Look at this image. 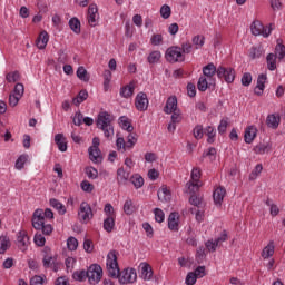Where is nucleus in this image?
<instances>
[{
	"instance_id": "nucleus-10",
	"label": "nucleus",
	"mask_w": 285,
	"mask_h": 285,
	"mask_svg": "<svg viewBox=\"0 0 285 285\" xmlns=\"http://www.w3.org/2000/svg\"><path fill=\"white\" fill-rule=\"evenodd\" d=\"M78 216L80 217V219L82 222H90V219H92L94 215H92V208L90 207V205L86 202L80 204V209L78 212Z\"/></svg>"
},
{
	"instance_id": "nucleus-50",
	"label": "nucleus",
	"mask_w": 285,
	"mask_h": 285,
	"mask_svg": "<svg viewBox=\"0 0 285 285\" xmlns=\"http://www.w3.org/2000/svg\"><path fill=\"white\" fill-rule=\"evenodd\" d=\"M20 77L21 76L19 75V71H13V72L7 73L6 79L9 83H17V81H19Z\"/></svg>"
},
{
	"instance_id": "nucleus-64",
	"label": "nucleus",
	"mask_w": 285,
	"mask_h": 285,
	"mask_svg": "<svg viewBox=\"0 0 285 285\" xmlns=\"http://www.w3.org/2000/svg\"><path fill=\"white\" fill-rule=\"evenodd\" d=\"M30 285H43V277L39 275L31 277Z\"/></svg>"
},
{
	"instance_id": "nucleus-31",
	"label": "nucleus",
	"mask_w": 285,
	"mask_h": 285,
	"mask_svg": "<svg viewBox=\"0 0 285 285\" xmlns=\"http://www.w3.org/2000/svg\"><path fill=\"white\" fill-rule=\"evenodd\" d=\"M88 99V90L82 89L79 91L76 98L72 99L73 106H79L80 104H83Z\"/></svg>"
},
{
	"instance_id": "nucleus-6",
	"label": "nucleus",
	"mask_w": 285,
	"mask_h": 285,
	"mask_svg": "<svg viewBox=\"0 0 285 285\" xmlns=\"http://www.w3.org/2000/svg\"><path fill=\"white\" fill-rule=\"evenodd\" d=\"M235 69L230 67H222L217 68V77L218 79H224L226 83H233L235 81Z\"/></svg>"
},
{
	"instance_id": "nucleus-53",
	"label": "nucleus",
	"mask_w": 285,
	"mask_h": 285,
	"mask_svg": "<svg viewBox=\"0 0 285 285\" xmlns=\"http://www.w3.org/2000/svg\"><path fill=\"white\" fill-rule=\"evenodd\" d=\"M171 9H170V6L168 4H164L161 8H160V16L163 19H170V14H171Z\"/></svg>"
},
{
	"instance_id": "nucleus-45",
	"label": "nucleus",
	"mask_w": 285,
	"mask_h": 285,
	"mask_svg": "<svg viewBox=\"0 0 285 285\" xmlns=\"http://www.w3.org/2000/svg\"><path fill=\"white\" fill-rule=\"evenodd\" d=\"M274 55L276 56V59H278V61H282V59H284L285 57V46L282 43H277Z\"/></svg>"
},
{
	"instance_id": "nucleus-5",
	"label": "nucleus",
	"mask_w": 285,
	"mask_h": 285,
	"mask_svg": "<svg viewBox=\"0 0 285 285\" xmlns=\"http://www.w3.org/2000/svg\"><path fill=\"white\" fill-rule=\"evenodd\" d=\"M165 59H167L169 63H179L186 61V56L181 52V47L174 46L166 50Z\"/></svg>"
},
{
	"instance_id": "nucleus-4",
	"label": "nucleus",
	"mask_w": 285,
	"mask_h": 285,
	"mask_svg": "<svg viewBox=\"0 0 285 285\" xmlns=\"http://www.w3.org/2000/svg\"><path fill=\"white\" fill-rule=\"evenodd\" d=\"M104 277V269L99 264H91L87 269V279L89 284L97 285Z\"/></svg>"
},
{
	"instance_id": "nucleus-59",
	"label": "nucleus",
	"mask_w": 285,
	"mask_h": 285,
	"mask_svg": "<svg viewBox=\"0 0 285 285\" xmlns=\"http://www.w3.org/2000/svg\"><path fill=\"white\" fill-rule=\"evenodd\" d=\"M186 285H195L197 284V275L194 272H189L185 278Z\"/></svg>"
},
{
	"instance_id": "nucleus-61",
	"label": "nucleus",
	"mask_w": 285,
	"mask_h": 285,
	"mask_svg": "<svg viewBox=\"0 0 285 285\" xmlns=\"http://www.w3.org/2000/svg\"><path fill=\"white\" fill-rule=\"evenodd\" d=\"M135 144H137V137L135 134H129L127 137V150L135 148Z\"/></svg>"
},
{
	"instance_id": "nucleus-52",
	"label": "nucleus",
	"mask_w": 285,
	"mask_h": 285,
	"mask_svg": "<svg viewBox=\"0 0 285 285\" xmlns=\"http://www.w3.org/2000/svg\"><path fill=\"white\" fill-rule=\"evenodd\" d=\"M163 42H164V37L161 36V33H155L150 38L151 46H161Z\"/></svg>"
},
{
	"instance_id": "nucleus-39",
	"label": "nucleus",
	"mask_w": 285,
	"mask_h": 285,
	"mask_svg": "<svg viewBox=\"0 0 285 285\" xmlns=\"http://www.w3.org/2000/svg\"><path fill=\"white\" fill-rule=\"evenodd\" d=\"M35 213H40L42 222H46V219H55V213H52L50 208L45 209V212L43 209H36Z\"/></svg>"
},
{
	"instance_id": "nucleus-7",
	"label": "nucleus",
	"mask_w": 285,
	"mask_h": 285,
	"mask_svg": "<svg viewBox=\"0 0 285 285\" xmlns=\"http://www.w3.org/2000/svg\"><path fill=\"white\" fill-rule=\"evenodd\" d=\"M148 95L144 91L138 92L135 99L136 110H139V112H146V110H148Z\"/></svg>"
},
{
	"instance_id": "nucleus-14",
	"label": "nucleus",
	"mask_w": 285,
	"mask_h": 285,
	"mask_svg": "<svg viewBox=\"0 0 285 285\" xmlns=\"http://www.w3.org/2000/svg\"><path fill=\"white\" fill-rule=\"evenodd\" d=\"M168 228L174 233L179 230V214L177 212H173L168 217Z\"/></svg>"
},
{
	"instance_id": "nucleus-27",
	"label": "nucleus",
	"mask_w": 285,
	"mask_h": 285,
	"mask_svg": "<svg viewBox=\"0 0 285 285\" xmlns=\"http://www.w3.org/2000/svg\"><path fill=\"white\" fill-rule=\"evenodd\" d=\"M275 255V243L271 240L266 247H264L262 252V257L264 259H268V257H273Z\"/></svg>"
},
{
	"instance_id": "nucleus-55",
	"label": "nucleus",
	"mask_w": 285,
	"mask_h": 285,
	"mask_svg": "<svg viewBox=\"0 0 285 285\" xmlns=\"http://www.w3.org/2000/svg\"><path fill=\"white\" fill-rule=\"evenodd\" d=\"M33 242L36 246H40V247L46 246V237H43L41 233H36L33 237Z\"/></svg>"
},
{
	"instance_id": "nucleus-18",
	"label": "nucleus",
	"mask_w": 285,
	"mask_h": 285,
	"mask_svg": "<svg viewBox=\"0 0 285 285\" xmlns=\"http://www.w3.org/2000/svg\"><path fill=\"white\" fill-rule=\"evenodd\" d=\"M224 197H226V188L218 187L214 190L213 198H214V204L216 206H222V202H224Z\"/></svg>"
},
{
	"instance_id": "nucleus-51",
	"label": "nucleus",
	"mask_w": 285,
	"mask_h": 285,
	"mask_svg": "<svg viewBox=\"0 0 285 285\" xmlns=\"http://www.w3.org/2000/svg\"><path fill=\"white\" fill-rule=\"evenodd\" d=\"M80 188H81V190H83V193H92V190H95V185H92L88 180H82L80 183Z\"/></svg>"
},
{
	"instance_id": "nucleus-57",
	"label": "nucleus",
	"mask_w": 285,
	"mask_h": 285,
	"mask_svg": "<svg viewBox=\"0 0 285 285\" xmlns=\"http://www.w3.org/2000/svg\"><path fill=\"white\" fill-rule=\"evenodd\" d=\"M116 146H117V149L122 150V153H126V150H128V145H127L126 140L124 139V137L117 138Z\"/></svg>"
},
{
	"instance_id": "nucleus-1",
	"label": "nucleus",
	"mask_w": 285,
	"mask_h": 285,
	"mask_svg": "<svg viewBox=\"0 0 285 285\" xmlns=\"http://www.w3.org/2000/svg\"><path fill=\"white\" fill-rule=\"evenodd\" d=\"M117 250H110L107 255V271L109 277L112 279H118L119 284H135L137 282V269L126 268L122 272L119 269V263L117 262Z\"/></svg>"
},
{
	"instance_id": "nucleus-11",
	"label": "nucleus",
	"mask_w": 285,
	"mask_h": 285,
	"mask_svg": "<svg viewBox=\"0 0 285 285\" xmlns=\"http://www.w3.org/2000/svg\"><path fill=\"white\" fill-rule=\"evenodd\" d=\"M140 268V278L144 279L145 282H150L153 279V267L148 263H140L139 265Z\"/></svg>"
},
{
	"instance_id": "nucleus-56",
	"label": "nucleus",
	"mask_w": 285,
	"mask_h": 285,
	"mask_svg": "<svg viewBox=\"0 0 285 285\" xmlns=\"http://www.w3.org/2000/svg\"><path fill=\"white\" fill-rule=\"evenodd\" d=\"M240 81H242V86H245L246 88H248V86L253 83V75H250V72H245Z\"/></svg>"
},
{
	"instance_id": "nucleus-43",
	"label": "nucleus",
	"mask_w": 285,
	"mask_h": 285,
	"mask_svg": "<svg viewBox=\"0 0 285 285\" xmlns=\"http://www.w3.org/2000/svg\"><path fill=\"white\" fill-rule=\"evenodd\" d=\"M197 88L200 92H206L208 90V79H206V76L199 77Z\"/></svg>"
},
{
	"instance_id": "nucleus-47",
	"label": "nucleus",
	"mask_w": 285,
	"mask_h": 285,
	"mask_svg": "<svg viewBox=\"0 0 285 285\" xmlns=\"http://www.w3.org/2000/svg\"><path fill=\"white\" fill-rule=\"evenodd\" d=\"M209 157L212 161H215L217 159V149L215 147H210L207 151L205 150L203 153V158Z\"/></svg>"
},
{
	"instance_id": "nucleus-49",
	"label": "nucleus",
	"mask_w": 285,
	"mask_h": 285,
	"mask_svg": "<svg viewBox=\"0 0 285 285\" xmlns=\"http://www.w3.org/2000/svg\"><path fill=\"white\" fill-rule=\"evenodd\" d=\"M124 213L127 215H132L135 213V205H132V199H127L124 204Z\"/></svg>"
},
{
	"instance_id": "nucleus-9",
	"label": "nucleus",
	"mask_w": 285,
	"mask_h": 285,
	"mask_svg": "<svg viewBox=\"0 0 285 285\" xmlns=\"http://www.w3.org/2000/svg\"><path fill=\"white\" fill-rule=\"evenodd\" d=\"M17 245L22 253H26V250H28V247L30 246V237L28 236V233L26 230H20L17 234Z\"/></svg>"
},
{
	"instance_id": "nucleus-21",
	"label": "nucleus",
	"mask_w": 285,
	"mask_h": 285,
	"mask_svg": "<svg viewBox=\"0 0 285 285\" xmlns=\"http://www.w3.org/2000/svg\"><path fill=\"white\" fill-rule=\"evenodd\" d=\"M89 153V159L94 163V164H101V149H95L92 147H89L88 149Z\"/></svg>"
},
{
	"instance_id": "nucleus-12",
	"label": "nucleus",
	"mask_w": 285,
	"mask_h": 285,
	"mask_svg": "<svg viewBox=\"0 0 285 285\" xmlns=\"http://www.w3.org/2000/svg\"><path fill=\"white\" fill-rule=\"evenodd\" d=\"M279 124H282V116L279 114H269L266 118L267 128H272V130H277L279 128Z\"/></svg>"
},
{
	"instance_id": "nucleus-63",
	"label": "nucleus",
	"mask_w": 285,
	"mask_h": 285,
	"mask_svg": "<svg viewBox=\"0 0 285 285\" xmlns=\"http://www.w3.org/2000/svg\"><path fill=\"white\" fill-rule=\"evenodd\" d=\"M228 129V120L222 119L218 125V132L220 135H226V130Z\"/></svg>"
},
{
	"instance_id": "nucleus-15",
	"label": "nucleus",
	"mask_w": 285,
	"mask_h": 285,
	"mask_svg": "<svg viewBox=\"0 0 285 285\" xmlns=\"http://www.w3.org/2000/svg\"><path fill=\"white\" fill-rule=\"evenodd\" d=\"M48 41H50V36L47 31H41L39 37L36 40V46L39 48V50H46V47L48 46Z\"/></svg>"
},
{
	"instance_id": "nucleus-30",
	"label": "nucleus",
	"mask_w": 285,
	"mask_h": 285,
	"mask_svg": "<svg viewBox=\"0 0 285 285\" xmlns=\"http://www.w3.org/2000/svg\"><path fill=\"white\" fill-rule=\"evenodd\" d=\"M119 125L122 128V130H127V132H132L135 130V127L130 124V120H128V117L121 116L119 118Z\"/></svg>"
},
{
	"instance_id": "nucleus-17",
	"label": "nucleus",
	"mask_w": 285,
	"mask_h": 285,
	"mask_svg": "<svg viewBox=\"0 0 285 285\" xmlns=\"http://www.w3.org/2000/svg\"><path fill=\"white\" fill-rule=\"evenodd\" d=\"M255 137H257V128L255 126L247 127L244 134L245 144H253Z\"/></svg>"
},
{
	"instance_id": "nucleus-44",
	"label": "nucleus",
	"mask_w": 285,
	"mask_h": 285,
	"mask_svg": "<svg viewBox=\"0 0 285 285\" xmlns=\"http://www.w3.org/2000/svg\"><path fill=\"white\" fill-rule=\"evenodd\" d=\"M26 161H28V154L20 155L16 160L17 170H23V167L26 166Z\"/></svg>"
},
{
	"instance_id": "nucleus-62",
	"label": "nucleus",
	"mask_w": 285,
	"mask_h": 285,
	"mask_svg": "<svg viewBox=\"0 0 285 285\" xmlns=\"http://www.w3.org/2000/svg\"><path fill=\"white\" fill-rule=\"evenodd\" d=\"M24 88H23V83H20L18 82L16 86H14V89H13V95H16V97H23V92H24Z\"/></svg>"
},
{
	"instance_id": "nucleus-19",
	"label": "nucleus",
	"mask_w": 285,
	"mask_h": 285,
	"mask_svg": "<svg viewBox=\"0 0 285 285\" xmlns=\"http://www.w3.org/2000/svg\"><path fill=\"white\" fill-rule=\"evenodd\" d=\"M132 95H135V83L134 82H130L129 85L120 88V97H122L124 99H130V97H132Z\"/></svg>"
},
{
	"instance_id": "nucleus-25",
	"label": "nucleus",
	"mask_w": 285,
	"mask_h": 285,
	"mask_svg": "<svg viewBox=\"0 0 285 285\" xmlns=\"http://www.w3.org/2000/svg\"><path fill=\"white\" fill-rule=\"evenodd\" d=\"M203 75L204 77H208L209 79H213L215 75H217V67H215V63L210 62L207 66L203 68Z\"/></svg>"
},
{
	"instance_id": "nucleus-3",
	"label": "nucleus",
	"mask_w": 285,
	"mask_h": 285,
	"mask_svg": "<svg viewBox=\"0 0 285 285\" xmlns=\"http://www.w3.org/2000/svg\"><path fill=\"white\" fill-rule=\"evenodd\" d=\"M32 227L36 230H41L42 235H51L52 230V225L47 224L43 222V218L41 217V212H35L32 216Z\"/></svg>"
},
{
	"instance_id": "nucleus-54",
	"label": "nucleus",
	"mask_w": 285,
	"mask_h": 285,
	"mask_svg": "<svg viewBox=\"0 0 285 285\" xmlns=\"http://www.w3.org/2000/svg\"><path fill=\"white\" fill-rule=\"evenodd\" d=\"M78 246L79 240H77V238L71 236L67 239V248H69L70 250H77Z\"/></svg>"
},
{
	"instance_id": "nucleus-60",
	"label": "nucleus",
	"mask_w": 285,
	"mask_h": 285,
	"mask_svg": "<svg viewBox=\"0 0 285 285\" xmlns=\"http://www.w3.org/2000/svg\"><path fill=\"white\" fill-rule=\"evenodd\" d=\"M154 215H155V220L158 222V224H161L166 217V215L164 214V210H161L160 208H155Z\"/></svg>"
},
{
	"instance_id": "nucleus-24",
	"label": "nucleus",
	"mask_w": 285,
	"mask_h": 285,
	"mask_svg": "<svg viewBox=\"0 0 285 285\" xmlns=\"http://www.w3.org/2000/svg\"><path fill=\"white\" fill-rule=\"evenodd\" d=\"M271 144L261 142L254 147L255 155H266V153H271Z\"/></svg>"
},
{
	"instance_id": "nucleus-40",
	"label": "nucleus",
	"mask_w": 285,
	"mask_h": 285,
	"mask_svg": "<svg viewBox=\"0 0 285 285\" xmlns=\"http://www.w3.org/2000/svg\"><path fill=\"white\" fill-rule=\"evenodd\" d=\"M204 259H206V247L199 246L196 250V262L197 264H204Z\"/></svg>"
},
{
	"instance_id": "nucleus-48",
	"label": "nucleus",
	"mask_w": 285,
	"mask_h": 285,
	"mask_svg": "<svg viewBox=\"0 0 285 285\" xmlns=\"http://www.w3.org/2000/svg\"><path fill=\"white\" fill-rule=\"evenodd\" d=\"M189 203L191 204V206H196V208H202V206H204V199L195 194L190 196Z\"/></svg>"
},
{
	"instance_id": "nucleus-35",
	"label": "nucleus",
	"mask_w": 285,
	"mask_h": 285,
	"mask_svg": "<svg viewBox=\"0 0 285 285\" xmlns=\"http://www.w3.org/2000/svg\"><path fill=\"white\" fill-rule=\"evenodd\" d=\"M69 27L76 35H81V22L77 18L69 20Z\"/></svg>"
},
{
	"instance_id": "nucleus-46",
	"label": "nucleus",
	"mask_w": 285,
	"mask_h": 285,
	"mask_svg": "<svg viewBox=\"0 0 285 285\" xmlns=\"http://www.w3.org/2000/svg\"><path fill=\"white\" fill-rule=\"evenodd\" d=\"M85 175H87L88 179H97L99 177V170L95 167H86Z\"/></svg>"
},
{
	"instance_id": "nucleus-28",
	"label": "nucleus",
	"mask_w": 285,
	"mask_h": 285,
	"mask_svg": "<svg viewBox=\"0 0 285 285\" xmlns=\"http://www.w3.org/2000/svg\"><path fill=\"white\" fill-rule=\"evenodd\" d=\"M49 204L51 208H55L56 210H58L59 215H66V206H63V204H61L59 199L51 198L49 200Z\"/></svg>"
},
{
	"instance_id": "nucleus-16",
	"label": "nucleus",
	"mask_w": 285,
	"mask_h": 285,
	"mask_svg": "<svg viewBox=\"0 0 285 285\" xmlns=\"http://www.w3.org/2000/svg\"><path fill=\"white\" fill-rule=\"evenodd\" d=\"M177 109V97L173 96L169 97L166 101V106L164 108V112H166V115H173V112H175Z\"/></svg>"
},
{
	"instance_id": "nucleus-32",
	"label": "nucleus",
	"mask_w": 285,
	"mask_h": 285,
	"mask_svg": "<svg viewBox=\"0 0 285 285\" xmlns=\"http://www.w3.org/2000/svg\"><path fill=\"white\" fill-rule=\"evenodd\" d=\"M191 42L194 43L196 50H202L206 43V37L202 35L194 36Z\"/></svg>"
},
{
	"instance_id": "nucleus-22",
	"label": "nucleus",
	"mask_w": 285,
	"mask_h": 285,
	"mask_svg": "<svg viewBox=\"0 0 285 285\" xmlns=\"http://www.w3.org/2000/svg\"><path fill=\"white\" fill-rule=\"evenodd\" d=\"M117 218V216L114 215H109L105 218L104 220V230H106V233H112V230H115V219Z\"/></svg>"
},
{
	"instance_id": "nucleus-38",
	"label": "nucleus",
	"mask_w": 285,
	"mask_h": 285,
	"mask_svg": "<svg viewBox=\"0 0 285 285\" xmlns=\"http://www.w3.org/2000/svg\"><path fill=\"white\" fill-rule=\"evenodd\" d=\"M8 248H10V238L8 236H0V255L6 254Z\"/></svg>"
},
{
	"instance_id": "nucleus-13",
	"label": "nucleus",
	"mask_w": 285,
	"mask_h": 285,
	"mask_svg": "<svg viewBox=\"0 0 285 285\" xmlns=\"http://www.w3.org/2000/svg\"><path fill=\"white\" fill-rule=\"evenodd\" d=\"M128 179H130V171L120 167L117 169V181L119 186H126L128 184Z\"/></svg>"
},
{
	"instance_id": "nucleus-58",
	"label": "nucleus",
	"mask_w": 285,
	"mask_h": 285,
	"mask_svg": "<svg viewBox=\"0 0 285 285\" xmlns=\"http://www.w3.org/2000/svg\"><path fill=\"white\" fill-rule=\"evenodd\" d=\"M204 126L202 125H197L195 128H194V137L195 139L199 140V139H203L205 132H204Z\"/></svg>"
},
{
	"instance_id": "nucleus-26",
	"label": "nucleus",
	"mask_w": 285,
	"mask_h": 285,
	"mask_svg": "<svg viewBox=\"0 0 285 285\" xmlns=\"http://www.w3.org/2000/svg\"><path fill=\"white\" fill-rule=\"evenodd\" d=\"M267 69L273 72L277 70V56L275 53H268L266 57Z\"/></svg>"
},
{
	"instance_id": "nucleus-29",
	"label": "nucleus",
	"mask_w": 285,
	"mask_h": 285,
	"mask_svg": "<svg viewBox=\"0 0 285 285\" xmlns=\"http://www.w3.org/2000/svg\"><path fill=\"white\" fill-rule=\"evenodd\" d=\"M157 195H158L159 202H170L171 194H170L168 187L163 186L158 190Z\"/></svg>"
},
{
	"instance_id": "nucleus-33",
	"label": "nucleus",
	"mask_w": 285,
	"mask_h": 285,
	"mask_svg": "<svg viewBox=\"0 0 285 285\" xmlns=\"http://www.w3.org/2000/svg\"><path fill=\"white\" fill-rule=\"evenodd\" d=\"M129 180L132 184V186H135L136 190H139V188L144 186V177H141V175L139 174H135L134 176L130 177Z\"/></svg>"
},
{
	"instance_id": "nucleus-23",
	"label": "nucleus",
	"mask_w": 285,
	"mask_h": 285,
	"mask_svg": "<svg viewBox=\"0 0 285 285\" xmlns=\"http://www.w3.org/2000/svg\"><path fill=\"white\" fill-rule=\"evenodd\" d=\"M204 132L207 137V144H215V138L217 137V129L213 126H207L204 129Z\"/></svg>"
},
{
	"instance_id": "nucleus-41",
	"label": "nucleus",
	"mask_w": 285,
	"mask_h": 285,
	"mask_svg": "<svg viewBox=\"0 0 285 285\" xmlns=\"http://www.w3.org/2000/svg\"><path fill=\"white\" fill-rule=\"evenodd\" d=\"M264 55V48L262 47H252L249 49L250 59H259Z\"/></svg>"
},
{
	"instance_id": "nucleus-20",
	"label": "nucleus",
	"mask_w": 285,
	"mask_h": 285,
	"mask_svg": "<svg viewBox=\"0 0 285 285\" xmlns=\"http://www.w3.org/2000/svg\"><path fill=\"white\" fill-rule=\"evenodd\" d=\"M55 144L58 146L60 153H66V150H68V142H66V137H63V134H57L55 136Z\"/></svg>"
},
{
	"instance_id": "nucleus-42",
	"label": "nucleus",
	"mask_w": 285,
	"mask_h": 285,
	"mask_svg": "<svg viewBox=\"0 0 285 285\" xmlns=\"http://www.w3.org/2000/svg\"><path fill=\"white\" fill-rule=\"evenodd\" d=\"M161 59V52L160 51H151L149 56L147 57V61L150 65H155Z\"/></svg>"
},
{
	"instance_id": "nucleus-8",
	"label": "nucleus",
	"mask_w": 285,
	"mask_h": 285,
	"mask_svg": "<svg viewBox=\"0 0 285 285\" xmlns=\"http://www.w3.org/2000/svg\"><path fill=\"white\" fill-rule=\"evenodd\" d=\"M190 177L194 183H187V186L191 193H195V190H199V179H202V169H199V167L193 168Z\"/></svg>"
},
{
	"instance_id": "nucleus-2",
	"label": "nucleus",
	"mask_w": 285,
	"mask_h": 285,
	"mask_svg": "<svg viewBox=\"0 0 285 285\" xmlns=\"http://www.w3.org/2000/svg\"><path fill=\"white\" fill-rule=\"evenodd\" d=\"M115 117L108 111H101L96 119V126L99 130L104 131L106 139H112L115 137V127L112 126Z\"/></svg>"
},
{
	"instance_id": "nucleus-36",
	"label": "nucleus",
	"mask_w": 285,
	"mask_h": 285,
	"mask_svg": "<svg viewBox=\"0 0 285 285\" xmlns=\"http://www.w3.org/2000/svg\"><path fill=\"white\" fill-rule=\"evenodd\" d=\"M250 30L252 35H254L255 37H259V35H262V30H264V24L261 21L256 20L252 23Z\"/></svg>"
},
{
	"instance_id": "nucleus-37",
	"label": "nucleus",
	"mask_w": 285,
	"mask_h": 285,
	"mask_svg": "<svg viewBox=\"0 0 285 285\" xmlns=\"http://www.w3.org/2000/svg\"><path fill=\"white\" fill-rule=\"evenodd\" d=\"M76 75L78 79H80V81H85L86 83L90 81V76L88 75V70H86V68L83 67H79L76 71Z\"/></svg>"
},
{
	"instance_id": "nucleus-34",
	"label": "nucleus",
	"mask_w": 285,
	"mask_h": 285,
	"mask_svg": "<svg viewBox=\"0 0 285 285\" xmlns=\"http://www.w3.org/2000/svg\"><path fill=\"white\" fill-rule=\"evenodd\" d=\"M72 278L76 282H86V279H88V269H80V271H76L72 274Z\"/></svg>"
}]
</instances>
